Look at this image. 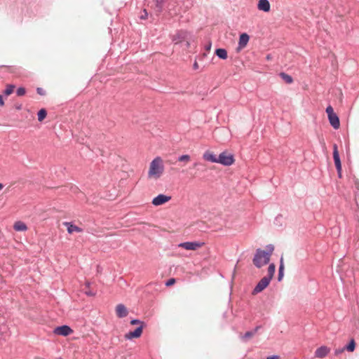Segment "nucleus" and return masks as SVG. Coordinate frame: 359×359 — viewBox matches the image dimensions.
<instances>
[{"label":"nucleus","mask_w":359,"mask_h":359,"mask_svg":"<svg viewBox=\"0 0 359 359\" xmlns=\"http://www.w3.org/2000/svg\"><path fill=\"white\" fill-rule=\"evenodd\" d=\"M266 248V250H265V254H269V258L270 259L271 255L274 250V246L272 244H269Z\"/></svg>","instance_id":"27"},{"label":"nucleus","mask_w":359,"mask_h":359,"mask_svg":"<svg viewBox=\"0 0 359 359\" xmlns=\"http://www.w3.org/2000/svg\"><path fill=\"white\" fill-rule=\"evenodd\" d=\"M189 33L185 30H179L172 37V41L175 43H180L188 39Z\"/></svg>","instance_id":"5"},{"label":"nucleus","mask_w":359,"mask_h":359,"mask_svg":"<svg viewBox=\"0 0 359 359\" xmlns=\"http://www.w3.org/2000/svg\"><path fill=\"white\" fill-rule=\"evenodd\" d=\"M337 175L339 178L341 177V171L337 172Z\"/></svg>","instance_id":"46"},{"label":"nucleus","mask_w":359,"mask_h":359,"mask_svg":"<svg viewBox=\"0 0 359 359\" xmlns=\"http://www.w3.org/2000/svg\"><path fill=\"white\" fill-rule=\"evenodd\" d=\"M215 55L219 59L225 60L227 58V51L224 48H217L215 50Z\"/></svg>","instance_id":"18"},{"label":"nucleus","mask_w":359,"mask_h":359,"mask_svg":"<svg viewBox=\"0 0 359 359\" xmlns=\"http://www.w3.org/2000/svg\"><path fill=\"white\" fill-rule=\"evenodd\" d=\"M279 76L286 83H288V84H290L293 82V79L292 77L285 73V72H280L279 74Z\"/></svg>","instance_id":"22"},{"label":"nucleus","mask_w":359,"mask_h":359,"mask_svg":"<svg viewBox=\"0 0 359 359\" xmlns=\"http://www.w3.org/2000/svg\"><path fill=\"white\" fill-rule=\"evenodd\" d=\"M168 3L167 9L170 15L177 14V11H174V4H177V0H155L154 11L155 13L160 15L163 9L165 3Z\"/></svg>","instance_id":"2"},{"label":"nucleus","mask_w":359,"mask_h":359,"mask_svg":"<svg viewBox=\"0 0 359 359\" xmlns=\"http://www.w3.org/2000/svg\"><path fill=\"white\" fill-rule=\"evenodd\" d=\"M190 159H191V157L188 154H183V155L180 156L177 158V161H180V162L189 161Z\"/></svg>","instance_id":"28"},{"label":"nucleus","mask_w":359,"mask_h":359,"mask_svg":"<svg viewBox=\"0 0 359 359\" xmlns=\"http://www.w3.org/2000/svg\"><path fill=\"white\" fill-rule=\"evenodd\" d=\"M198 165V163H195L194 164V166H197Z\"/></svg>","instance_id":"50"},{"label":"nucleus","mask_w":359,"mask_h":359,"mask_svg":"<svg viewBox=\"0 0 359 359\" xmlns=\"http://www.w3.org/2000/svg\"><path fill=\"white\" fill-rule=\"evenodd\" d=\"M193 68H194V69H198V63H197V62H196V61H195V62H194V65H193Z\"/></svg>","instance_id":"44"},{"label":"nucleus","mask_w":359,"mask_h":359,"mask_svg":"<svg viewBox=\"0 0 359 359\" xmlns=\"http://www.w3.org/2000/svg\"><path fill=\"white\" fill-rule=\"evenodd\" d=\"M86 294L88 295V296H94L95 295V293L91 292V291H86Z\"/></svg>","instance_id":"43"},{"label":"nucleus","mask_w":359,"mask_h":359,"mask_svg":"<svg viewBox=\"0 0 359 359\" xmlns=\"http://www.w3.org/2000/svg\"><path fill=\"white\" fill-rule=\"evenodd\" d=\"M186 41V45H187V47H189L190 46V43L187 40L185 41Z\"/></svg>","instance_id":"48"},{"label":"nucleus","mask_w":359,"mask_h":359,"mask_svg":"<svg viewBox=\"0 0 359 359\" xmlns=\"http://www.w3.org/2000/svg\"><path fill=\"white\" fill-rule=\"evenodd\" d=\"M143 325L137 327L134 331H130L125 334V339L127 340H131L135 338H139L141 337L143 331Z\"/></svg>","instance_id":"7"},{"label":"nucleus","mask_w":359,"mask_h":359,"mask_svg":"<svg viewBox=\"0 0 359 359\" xmlns=\"http://www.w3.org/2000/svg\"><path fill=\"white\" fill-rule=\"evenodd\" d=\"M276 271V265L273 263H271L268 267V274L266 276L270 280H272Z\"/></svg>","instance_id":"21"},{"label":"nucleus","mask_w":359,"mask_h":359,"mask_svg":"<svg viewBox=\"0 0 359 359\" xmlns=\"http://www.w3.org/2000/svg\"><path fill=\"white\" fill-rule=\"evenodd\" d=\"M15 88V86L13 84H9L6 86V89L4 91V94L6 96L11 95Z\"/></svg>","instance_id":"26"},{"label":"nucleus","mask_w":359,"mask_h":359,"mask_svg":"<svg viewBox=\"0 0 359 359\" xmlns=\"http://www.w3.org/2000/svg\"><path fill=\"white\" fill-rule=\"evenodd\" d=\"M337 172L341 171V162L338 163H334Z\"/></svg>","instance_id":"38"},{"label":"nucleus","mask_w":359,"mask_h":359,"mask_svg":"<svg viewBox=\"0 0 359 359\" xmlns=\"http://www.w3.org/2000/svg\"><path fill=\"white\" fill-rule=\"evenodd\" d=\"M65 225L67 228V232L69 233H72L74 231L76 232H82L83 229L74 224H73L72 222H65Z\"/></svg>","instance_id":"17"},{"label":"nucleus","mask_w":359,"mask_h":359,"mask_svg":"<svg viewBox=\"0 0 359 359\" xmlns=\"http://www.w3.org/2000/svg\"><path fill=\"white\" fill-rule=\"evenodd\" d=\"M333 159L334 163H341L340 156L338 151V147L336 144L333 145Z\"/></svg>","instance_id":"19"},{"label":"nucleus","mask_w":359,"mask_h":359,"mask_svg":"<svg viewBox=\"0 0 359 359\" xmlns=\"http://www.w3.org/2000/svg\"><path fill=\"white\" fill-rule=\"evenodd\" d=\"M269 261L270 259L269 258V254L266 255L265 250L260 248L256 250L252 259V262L257 269H260L263 266L269 264Z\"/></svg>","instance_id":"3"},{"label":"nucleus","mask_w":359,"mask_h":359,"mask_svg":"<svg viewBox=\"0 0 359 359\" xmlns=\"http://www.w3.org/2000/svg\"><path fill=\"white\" fill-rule=\"evenodd\" d=\"M164 172V165L160 156L156 157L150 163L148 177L156 180L160 178Z\"/></svg>","instance_id":"1"},{"label":"nucleus","mask_w":359,"mask_h":359,"mask_svg":"<svg viewBox=\"0 0 359 359\" xmlns=\"http://www.w3.org/2000/svg\"><path fill=\"white\" fill-rule=\"evenodd\" d=\"M86 285H87V287H89L90 283H86Z\"/></svg>","instance_id":"51"},{"label":"nucleus","mask_w":359,"mask_h":359,"mask_svg":"<svg viewBox=\"0 0 359 359\" xmlns=\"http://www.w3.org/2000/svg\"><path fill=\"white\" fill-rule=\"evenodd\" d=\"M47 116V111L45 109H41L37 113L39 121H42Z\"/></svg>","instance_id":"25"},{"label":"nucleus","mask_w":359,"mask_h":359,"mask_svg":"<svg viewBox=\"0 0 359 359\" xmlns=\"http://www.w3.org/2000/svg\"><path fill=\"white\" fill-rule=\"evenodd\" d=\"M279 356L278 355H272L266 358V359H278Z\"/></svg>","instance_id":"42"},{"label":"nucleus","mask_w":359,"mask_h":359,"mask_svg":"<svg viewBox=\"0 0 359 359\" xmlns=\"http://www.w3.org/2000/svg\"><path fill=\"white\" fill-rule=\"evenodd\" d=\"M171 199V196L163 194H160L152 199V204L158 206L168 202Z\"/></svg>","instance_id":"8"},{"label":"nucleus","mask_w":359,"mask_h":359,"mask_svg":"<svg viewBox=\"0 0 359 359\" xmlns=\"http://www.w3.org/2000/svg\"><path fill=\"white\" fill-rule=\"evenodd\" d=\"M116 313L118 318H123L127 316L128 311L124 304H119L116 307Z\"/></svg>","instance_id":"11"},{"label":"nucleus","mask_w":359,"mask_h":359,"mask_svg":"<svg viewBox=\"0 0 359 359\" xmlns=\"http://www.w3.org/2000/svg\"><path fill=\"white\" fill-rule=\"evenodd\" d=\"M3 187H4L3 184L0 183V190H1V189H3Z\"/></svg>","instance_id":"49"},{"label":"nucleus","mask_w":359,"mask_h":359,"mask_svg":"<svg viewBox=\"0 0 359 359\" xmlns=\"http://www.w3.org/2000/svg\"><path fill=\"white\" fill-rule=\"evenodd\" d=\"M284 276V264L283 257L280 258L278 268V281H281Z\"/></svg>","instance_id":"20"},{"label":"nucleus","mask_w":359,"mask_h":359,"mask_svg":"<svg viewBox=\"0 0 359 359\" xmlns=\"http://www.w3.org/2000/svg\"><path fill=\"white\" fill-rule=\"evenodd\" d=\"M175 281H176V280H175V278H170V279H168V280L166 281V283H165V285H166V286H168H168H171V285H172L175 283Z\"/></svg>","instance_id":"34"},{"label":"nucleus","mask_w":359,"mask_h":359,"mask_svg":"<svg viewBox=\"0 0 359 359\" xmlns=\"http://www.w3.org/2000/svg\"><path fill=\"white\" fill-rule=\"evenodd\" d=\"M330 352V348L326 346H321L318 348L315 351V356L317 358H324Z\"/></svg>","instance_id":"12"},{"label":"nucleus","mask_w":359,"mask_h":359,"mask_svg":"<svg viewBox=\"0 0 359 359\" xmlns=\"http://www.w3.org/2000/svg\"><path fill=\"white\" fill-rule=\"evenodd\" d=\"M328 120H329L330 125L332 126V127L333 128L338 129L339 128L340 121H339V118L337 115V114H334L333 115L328 116Z\"/></svg>","instance_id":"13"},{"label":"nucleus","mask_w":359,"mask_h":359,"mask_svg":"<svg viewBox=\"0 0 359 359\" xmlns=\"http://www.w3.org/2000/svg\"><path fill=\"white\" fill-rule=\"evenodd\" d=\"M203 243L194 241V242H184L179 244V247L183 248L187 250H196L203 245Z\"/></svg>","instance_id":"9"},{"label":"nucleus","mask_w":359,"mask_h":359,"mask_svg":"<svg viewBox=\"0 0 359 359\" xmlns=\"http://www.w3.org/2000/svg\"><path fill=\"white\" fill-rule=\"evenodd\" d=\"M325 111H326V113L327 114V116H330L333 115V114H335L334 112L333 108L330 105L327 107V108L325 109Z\"/></svg>","instance_id":"32"},{"label":"nucleus","mask_w":359,"mask_h":359,"mask_svg":"<svg viewBox=\"0 0 359 359\" xmlns=\"http://www.w3.org/2000/svg\"><path fill=\"white\" fill-rule=\"evenodd\" d=\"M203 158L207 161H210L211 163H217V157L212 152L210 151H206L203 155Z\"/></svg>","instance_id":"16"},{"label":"nucleus","mask_w":359,"mask_h":359,"mask_svg":"<svg viewBox=\"0 0 359 359\" xmlns=\"http://www.w3.org/2000/svg\"><path fill=\"white\" fill-rule=\"evenodd\" d=\"M345 351H347L348 352H353L355 349V342L354 339H351L350 341L346 344L345 346H344Z\"/></svg>","instance_id":"23"},{"label":"nucleus","mask_w":359,"mask_h":359,"mask_svg":"<svg viewBox=\"0 0 359 359\" xmlns=\"http://www.w3.org/2000/svg\"><path fill=\"white\" fill-rule=\"evenodd\" d=\"M250 39V36L246 33H243L239 36L238 46L240 48H243L246 46Z\"/></svg>","instance_id":"15"},{"label":"nucleus","mask_w":359,"mask_h":359,"mask_svg":"<svg viewBox=\"0 0 359 359\" xmlns=\"http://www.w3.org/2000/svg\"><path fill=\"white\" fill-rule=\"evenodd\" d=\"M130 323V324L132 325H143V327H144V326H145V324H144V323L143 321H142V320H140L139 319H136V318L135 319H132Z\"/></svg>","instance_id":"29"},{"label":"nucleus","mask_w":359,"mask_h":359,"mask_svg":"<svg viewBox=\"0 0 359 359\" xmlns=\"http://www.w3.org/2000/svg\"><path fill=\"white\" fill-rule=\"evenodd\" d=\"M211 46H212V43L211 41H208V43L205 46V48L206 50H210V48H211Z\"/></svg>","instance_id":"40"},{"label":"nucleus","mask_w":359,"mask_h":359,"mask_svg":"<svg viewBox=\"0 0 359 359\" xmlns=\"http://www.w3.org/2000/svg\"><path fill=\"white\" fill-rule=\"evenodd\" d=\"M262 327L261 325L256 326L252 331L253 332L254 334H255L257 331Z\"/></svg>","instance_id":"41"},{"label":"nucleus","mask_w":359,"mask_h":359,"mask_svg":"<svg viewBox=\"0 0 359 359\" xmlns=\"http://www.w3.org/2000/svg\"><path fill=\"white\" fill-rule=\"evenodd\" d=\"M13 228L15 231H22L27 229V226L25 223L22 222H17L15 223Z\"/></svg>","instance_id":"24"},{"label":"nucleus","mask_w":359,"mask_h":359,"mask_svg":"<svg viewBox=\"0 0 359 359\" xmlns=\"http://www.w3.org/2000/svg\"><path fill=\"white\" fill-rule=\"evenodd\" d=\"M345 351L344 348L342 347V348H336L334 350V354L336 355H340L344 351Z\"/></svg>","instance_id":"35"},{"label":"nucleus","mask_w":359,"mask_h":359,"mask_svg":"<svg viewBox=\"0 0 359 359\" xmlns=\"http://www.w3.org/2000/svg\"><path fill=\"white\" fill-rule=\"evenodd\" d=\"M337 172L341 171V162L338 163H334Z\"/></svg>","instance_id":"37"},{"label":"nucleus","mask_w":359,"mask_h":359,"mask_svg":"<svg viewBox=\"0 0 359 359\" xmlns=\"http://www.w3.org/2000/svg\"><path fill=\"white\" fill-rule=\"evenodd\" d=\"M354 185L357 191H359V181L357 179H354Z\"/></svg>","instance_id":"39"},{"label":"nucleus","mask_w":359,"mask_h":359,"mask_svg":"<svg viewBox=\"0 0 359 359\" xmlns=\"http://www.w3.org/2000/svg\"><path fill=\"white\" fill-rule=\"evenodd\" d=\"M255 334L252 330L246 332L244 335L242 336L243 339H249L253 337Z\"/></svg>","instance_id":"31"},{"label":"nucleus","mask_w":359,"mask_h":359,"mask_svg":"<svg viewBox=\"0 0 359 359\" xmlns=\"http://www.w3.org/2000/svg\"><path fill=\"white\" fill-rule=\"evenodd\" d=\"M36 93L40 95H45L46 94V91L41 88H37Z\"/></svg>","instance_id":"36"},{"label":"nucleus","mask_w":359,"mask_h":359,"mask_svg":"<svg viewBox=\"0 0 359 359\" xmlns=\"http://www.w3.org/2000/svg\"><path fill=\"white\" fill-rule=\"evenodd\" d=\"M26 93L25 88L23 87H19L16 90L18 96H23Z\"/></svg>","instance_id":"30"},{"label":"nucleus","mask_w":359,"mask_h":359,"mask_svg":"<svg viewBox=\"0 0 359 359\" xmlns=\"http://www.w3.org/2000/svg\"><path fill=\"white\" fill-rule=\"evenodd\" d=\"M4 104V102L3 100V97L1 95H0V106H3Z\"/></svg>","instance_id":"45"},{"label":"nucleus","mask_w":359,"mask_h":359,"mask_svg":"<svg viewBox=\"0 0 359 359\" xmlns=\"http://www.w3.org/2000/svg\"><path fill=\"white\" fill-rule=\"evenodd\" d=\"M271 280L266 277L262 278L256 285L252 290V294H256L263 291L269 285Z\"/></svg>","instance_id":"6"},{"label":"nucleus","mask_w":359,"mask_h":359,"mask_svg":"<svg viewBox=\"0 0 359 359\" xmlns=\"http://www.w3.org/2000/svg\"><path fill=\"white\" fill-rule=\"evenodd\" d=\"M257 8L259 11L269 12L271 8L269 0H259Z\"/></svg>","instance_id":"14"},{"label":"nucleus","mask_w":359,"mask_h":359,"mask_svg":"<svg viewBox=\"0 0 359 359\" xmlns=\"http://www.w3.org/2000/svg\"><path fill=\"white\" fill-rule=\"evenodd\" d=\"M233 162V156L232 154H227L226 151L222 152L217 157V163H220L225 166L231 165Z\"/></svg>","instance_id":"4"},{"label":"nucleus","mask_w":359,"mask_h":359,"mask_svg":"<svg viewBox=\"0 0 359 359\" xmlns=\"http://www.w3.org/2000/svg\"><path fill=\"white\" fill-rule=\"evenodd\" d=\"M54 332L58 335L66 337L72 332V330L71 329V327L69 326L63 325L57 327L55 329Z\"/></svg>","instance_id":"10"},{"label":"nucleus","mask_w":359,"mask_h":359,"mask_svg":"<svg viewBox=\"0 0 359 359\" xmlns=\"http://www.w3.org/2000/svg\"><path fill=\"white\" fill-rule=\"evenodd\" d=\"M147 17H148V13H147V10H146V9H144V10L142 11V13H141L140 16V18L141 20H145V19H147Z\"/></svg>","instance_id":"33"},{"label":"nucleus","mask_w":359,"mask_h":359,"mask_svg":"<svg viewBox=\"0 0 359 359\" xmlns=\"http://www.w3.org/2000/svg\"><path fill=\"white\" fill-rule=\"evenodd\" d=\"M282 216L280 215H278L276 217V222H278L279 218H280Z\"/></svg>","instance_id":"47"}]
</instances>
